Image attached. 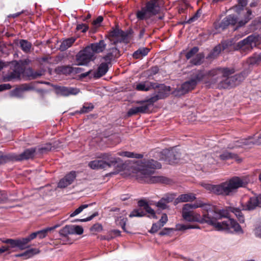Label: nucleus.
<instances>
[{
	"label": "nucleus",
	"instance_id": "f257e3e1",
	"mask_svg": "<svg viewBox=\"0 0 261 261\" xmlns=\"http://www.w3.org/2000/svg\"><path fill=\"white\" fill-rule=\"evenodd\" d=\"M235 72L233 68L217 67L210 70L204 69H193L190 74V79L196 85L204 82L208 86L216 85V87L221 89H229L237 85L241 81L240 74L230 76Z\"/></svg>",
	"mask_w": 261,
	"mask_h": 261
},
{
	"label": "nucleus",
	"instance_id": "f03ea898",
	"mask_svg": "<svg viewBox=\"0 0 261 261\" xmlns=\"http://www.w3.org/2000/svg\"><path fill=\"white\" fill-rule=\"evenodd\" d=\"M207 224L214 226L217 230L228 232H235L243 233V230L240 224L233 219L230 218V213H233L241 223L245 222L244 215L240 208L232 206L218 210L215 206L206 203Z\"/></svg>",
	"mask_w": 261,
	"mask_h": 261
},
{
	"label": "nucleus",
	"instance_id": "7ed1b4c3",
	"mask_svg": "<svg viewBox=\"0 0 261 261\" xmlns=\"http://www.w3.org/2000/svg\"><path fill=\"white\" fill-rule=\"evenodd\" d=\"M107 37L110 41L111 45L114 46H111L107 50V54L101 57V61H106L112 65V62L121 56L120 51L116 45L119 43L128 44L130 42V37L128 32H125L118 27L112 28Z\"/></svg>",
	"mask_w": 261,
	"mask_h": 261
},
{
	"label": "nucleus",
	"instance_id": "20e7f679",
	"mask_svg": "<svg viewBox=\"0 0 261 261\" xmlns=\"http://www.w3.org/2000/svg\"><path fill=\"white\" fill-rule=\"evenodd\" d=\"M206 203L196 201L193 204L187 203L182 208V216L184 220L189 222H197L201 224L207 223Z\"/></svg>",
	"mask_w": 261,
	"mask_h": 261
},
{
	"label": "nucleus",
	"instance_id": "39448f33",
	"mask_svg": "<svg viewBox=\"0 0 261 261\" xmlns=\"http://www.w3.org/2000/svg\"><path fill=\"white\" fill-rule=\"evenodd\" d=\"M141 164L142 168L140 172L141 175L144 176V177L149 178V182H165L166 179L163 176H151V175L154 173V169L161 168L162 165L160 163L153 159H144Z\"/></svg>",
	"mask_w": 261,
	"mask_h": 261
},
{
	"label": "nucleus",
	"instance_id": "423d86ee",
	"mask_svg": "<svg viewBox=\"0 0 261 261\" xmlns=\"http://www.w3.org/2000/svg\"><path fill=\"white\" fill-rule=\"evenodd\" d=\"M163 5L162 0H150L145 7L136 12V17L139 20H147L159 13Z\"/></svg>",
	"mask_w": 261,
	"mask_h": 261
},
{
	"label": "nucleus",
	"instance_id": "0eeeda50",
	"mask_svg": "<svg viewBox=\"0 0 261 261\" xmlns=\"http://www.w3.org/2000/svg\"><path fill=\"white\" fill-rule=\"evenodd\" d=\"M138 208L134 209L129 214V217H142L146 216L149 218L158 219L155 212L149 205L148 202L144 199H141L138 202Z\"/></svg>",
	"mask_w": 261,
	"mask_h": 261
},
{
	"label": "nucleus",
	"instance_id": "6e6552de",
	"mask_svg": "<svg viewBox=\"0 0 261 261\" xmlns=\"http://www.w3.org/2000/svg\"><path fill=\"white\" fill-rule=\"evenodd\" d=\"M249 182L250 179L247 176H233L230 178L225 181L229 195L240 188L246 187Z\"/></svg>",
	"mask_w": 261,
	"mask_h": 261
},
{
	"label": "nucleus",
	"instance_id": "1a4fd4ad",
	"mask_svg": "<svg viewBox=\"0 0 261 261\" xmlns=\"http://www.w3.org/2000/svg\"><path fill=\"white\" fill-rule=\"evenodd\" d=\"M90 49V47L87 46L79 52L76 55V61L77 65H86L91 61L95 60L96 57L92 50Z\"/></svg>",
	"mask_w": 261,
	"mask_h": 261
},
{
	"label": "nucleus",
	"instance_id": "9d476101",
	"mask_svg": "<svg viewBox=\"0 0 261 261\" xmlns=\"http://www.w3.org/2000/svg\"><path fill=\"white\" fill-rule=\"evenodd\" d=\"M257 38L253 35H250L246 38L239 42L237 46L240 49L242 53L245 54L251 51L256 46Z\"/></svg>",
	"mask_w": 261,
	"mask_h": 261
},
{
	"label": "nucleus",
	"instance_id": "9b49d317",
	"mask_svg": "<svg viewBox=\"0 0 261 261\" xmlns=\"http://www.w3.org/2000/svg\"><path fill=\"white\" fill-rule=\"evenodd\" d=\"M36 152V148H30L24 150L19 154H9L10 161H22L33 159Z\"/></svg>",
	"mask_w": 261,
	"mask_h": 261
},
{
	"label": "nucleus",
	"instance_id": "f8f14e48",
	"mask_svg": "<svg viewBox=\"0 0 261 261\" xmlns=\"http://www.w3.org/2000/svg\"><path fill=\"white\" fill-rule=\"evenodd\" d=\"M247 3V0H239L238 7L242 10L243 14H244V17L243 19L238 21L237 28L244 25L252 18V11L248 8L243 9L246 6Z\"/></svg>",
	"mask_w": 261,
	"mask_h": 261
},
{
	"label": "nucleus",
	"instance_id": "ddd939ff",
	"mask_svg": "<svg viewBox=\"0 0 261 261\" xmlns=\"http://www.w3.org/2000/svg\"><path fill=\"white\" fill-rule=\"evenodd\" d=\"M84 232L83 228L79 225H66L63 227L59 231L60 236L67 237L68 234H82Z\"/></svg>",
	"mask_w": 261,
	"mask_h": 261
},
{
	"label": "nucleus",
	"instance_id": "4468645a",
	"mask_svg": "<svg viewBox=\"0 0 261 261\" xmlns=\"http://www.w3.org/2000/svg\"><path fill=\"white\" fill-rule=\"evenodd\" d=\"M205 188L207 190L216 195H229L225 182L217 185L207 184Z\"/></svg>",
	"mask_w": 261,
	"mask_h": 261
},
{
	"label": "nucleus",
	"instance_id": "2eb2a0df",
	"mask_svg": "<svg viewBox=\"0 0 261 261\" xmlns=\"http://www.w3.org/2000/svg\"><path fill=\"white\" fill-rule=\"evenodd\" d=\"M256 207H261V195L251 197L245 204H242L241 211H252Z\"/></svg>",
	"mask_w": 261,
	"mask_h": 261
},
{
	"label": "nucleus",
	"instance_id": "dca6fc26",
	"mask_svg": "<svg viewBox=\"0 0 261 261\" xmlns=\"http://www.w3.org/2000/svg\"><path fill=\"white\" fill-rule=\"evenodd\" d=\"M238 21V19L236 16L233 15H229L224 18L218 25L216 24L215 28L224 30L229 25H234L237 23Z\"/></svg>",
	"mask_w": 261,
	"mask_h": 261
},
{
	"label": "nucleus",
	"instance_id": "f3484780",
	"mask_svg": "<svg viewBox=\"0 0 261 261\" xmlns=\"http://www.w3.org/2000/svg\"><path fill=\"white\" fill-rule=\"evenodd\" d=\"M111 65V64L106 61L101 62L98 66L96 71L93 73V77L97 79L105 75Z\"/></svg>",
	"mask_w": 261,
	"mask_h": 261
},
{
	"label": "nucleus",
	"instance_id": "a211bd4d",
	"mask_svg": "<svg viewBox=\"0 0 261 261\" xmlns=\"http://www.w3.org/2000/svg\"><path fill=\"white\" fill-rule=\"evenodd\" d=\"M80 90L77 88H67L66 87H58L56 88V92L58 95L64 96H67L69 95H76L78 94Z\"/></svg>",
	"mask_w": 261,
	"mask_h": 261
},
{
	"label": "nucleus",
	"instance_id": "6ab92c4d",
	"mask_svg": "<svg viewBox=\"0 0 261 261\" xmlns=\"http://www.w3.org/2000/svg\"><path fill=\"white\" fill-rule=\"evenodd\" d=\"M90 47L91 50L94 53L95 55L103 52L106 49L107 43L104 40H100L97 42L93 43L88 45Z\"/></svg>",
	"mask_w": 261,
	"mask_h": 261
},
{
	"label": "nucleus",
	"instance_id": "aec40b11",
	"mask_svg": "<svg viewBox=\"0 0 261 261\" xmlns=\"http://www.w3.org/2000/svg\"><path fill=\"white\" fill-rule=\"evenodd\" d=\"M98 158H101L104 161V162L107 163L108 168H110L112 166H115L120 160L119 158H115L112 156L110 153H101L98 156Z\"/></svg>",
	"mask_w": 261,
	"mask_h": 261
},
{
	"label": "nucleus",
	"instance_id": "412c9836",
	"mask_svg": "<svg viewBox=\"0 0 261 261\" xmlns=\"http://www.w3.org/2000/svg\"><path fill=\"white\" fill-rule=\"evenodd\" d=\"M4 243L9 245V246H8L9 248L17 247L21 250L24 249L26 248L24 243L23 241V238L16 240L8 239L4 241Z\"/></svg>",
	"mask_w": 261,
	"mask_h": 261
},
{
	"label": "nucleus",
	"instance_id": "4be33fe9",
	"mask_svg": "<svg viewBox=\"0 0 261 261\" xmlns=\"http://www.w3.org/2000/svg\"><path fill=\"white\" fill-rule=\"evenodd\" d=\"M149 112V105L146 103L142 106L133 107L130 109L127 112V115L128 116H130L136 115L139 113H147Z\"/></svg>",
	"mask_w": 261,
	"mask_h": 261
},
{
	"label": "nucleus",
	"instance_id": "5701e85b",
	"mask_svg": "<svg viewBox=\"0 0 261 261\" xmlns=\"http://www.w3.org/2000/svg\"><path fill=\"white\" fill-rule=\"evenodd\" d=\"M158 86L156 83L145 81L139 83L136 86V90L141 91H148L151 89H155Z\"/></svg>",
	"mask_w": 261,
	"mask_h": 261
},
{
	"label": "nucleus",
	"instance_id": "b1692460",
	"mask_svg": "<svg viewBox=\"0 0 261 261\" xmlns=\"http://www.w3.org/2000/svg\"><path fill=\"white\" fill-rule=\"evenodd\" d=\"M88 166L93 170L104 169L108 168V164L103 160H95L89 162Z\"/></svg>",
	"mask_w": 261,
	"mask_h": 261
},
{
	"label": "nucleus",
	"instance_id": "393cba45",
	"mask_svg": "<svg viewBox=\"0 0 261 261\" xmlns=\"http://www.w3.org/2000/svg\"><path fill=\"white\" fill-rule=\"evenodd\" d=\"M156 85L158 86L155 89H158V91L157 92L156 94L160 99L166 97L168 94V92L170 91V87L166 86L164 84H159L156 83Z\"/></svg>",
	"mask_w": 261,
	"mask_h": 261
},
{
	"label": "nucleus",
	"instance_id": "a878e982",
	"mask_svg": "<svg viewBox=\"0 0 261 261\" xmlns=\"http://www.w3.org/2000/svg\"><path fill=\"white\" fill-rule=\"evenodd\" d=\"M196 86L195 82L190 79L181 85L180 90L182 93L185 94L193 90Z\"/></svg>",
	"mask_w": 261,
	"mask_h": 261
},
{
	"label": "nucleus",
	"instance_id": "bb28decb",
	"mask_svg": "<svg viewBox=\"0 0 261 261\" xmlns=\"http://www.w3.org/2000/svg\"><path fill=\"white\" fill-rule=\"evenodd\" d=\"M195 199V195L193 193H189L180 195L176 199V201L177 202H186L193 201Z\"/></svg>",
	"mask_w": 261,
	"mask_h": 261
},
{
	"label": "nucleus",
	"instance_id": "cd10ccee",
	"mask_svg": "<svg viewBox=\"0 0 261 261\" xmlns=\"http://www.w3.org/2000/svg\"><path fill=\"white\" fill-rule=\"evenodd\" d=\"M75 40V37H70L63 40L60 45L59 49L62 51H65L73 45Z\"/></svg>",
	"mask_w": 261,
	"mask_h": 261
},
{
	"label": "nucleus",
	"instance_id": "c85d7f7f",
	"mask_svg": "<svg viewBox=\"0 0 261 261\" xmlns=\"http://www.w3.org/2000/svg\"><path fill=\"white\" fill-rule=\"evenodd\" d=\"M150 51V49L147 47H141L135 51L133 54V57L136 59H142L146 56Z\"/></svg>",
	"mask_w": 261,
	"mask_h": 261
},
{
	"label": "nucleus",
	"instance_id": "c756f323",
	"mask_svg": "<svg viewBox=\"0 0 261 261\" xmlns=\"http://www.w3.org/2000/svg\"><path fill=\"white\" fill-rule=\"evenodd\" d=\"M73 67L69 65L60 66L56 68V72L58 74L69 75L73 72Z\"/></svg>",
	"mask_w": 261,
	"mask_h": 261
},
{
	"label": "nucleus",
	"instance_id": "7c9ffc66",
	"mask_svg": "<svg viewBox=\"0 0 261 261\" xmlns=\"http://www.w3.org/2000/svg\"><path fill=\"white\" fill-rule=\"evenodd\" d=\"M19 44L20 48L24 53L28 54L31 52L32 44L30 42L27 40L20 39Z\"/></svg>",
	"mask_w": 261,
	"mask_h": 261
},
{
	"label": "nucleus",
	"instance_id": "2f4dec72",
	"mask_svg": "<svg viewBox=\"0 0 261 261\" xmlns=\"http://www.w3.org/2000/svg\"><path fill=\"white\" fill-rule=\"evenodd\" d=\"M118 154L122 156H126L130 158L142 159L143 157V154L140 153H136L129 151H122L118 153Z\"/></svg>",
	"mask_w": 261,
	"mask_h": 261
},
{
	"label": "nucleus",
	"instance_id": "473e14b6",
	"mask_svg": "<svg viewBox=\"0 0 261 261\" xmlns=\"http://www.w3.org/2000/svg\"><path fill=\"white\" fill-rule=\"evenodd\" d=\"M204 58L203 53L197 54L190 61V63L194 65H199L202 63Z\"/></svg>",
	"mask_w": 261,
	"mask_h": 261
},
{
	"label": "nucleus",
	"instance_id": "72a5a7b5",
	"mask_svg": "<svg viewBox=\"0 0 261 261\" xmlns=\"http://www.w3.org/2000/svg\"><path fill=\"white\" fill-rule=\"evenodd\" d=\"M219 158L221 160H227L229 159H234L237 160L239 158L238 155L235 153H232L227 151L223 152L220 154Z\"/></svg>",
	"mask_w": 261,
	"mask_h": 261
},
{
	"label": "nucleus",
	"instance_id": "f704fd0d",
	"mask_svg": "<svg viewBox=\"0 0 261 261\" xmlns=\"http://www.w3.org/2000/svg\"><path fill=\"white\" fill-rule=\"evenodd\" d=\"M248 63L250 65L259 64L261 63V53L255 54L248 59Z\"/></svg>",
	"mask_w": 261,
	"mask_h": 261
},
{
	"label": "nucleus",
	"instance_id": "c9c22d12",
	"mask_svg": "<svg viewBox=\"0 0 261 261\" xmlns=\"http://www.w3.org/2000/svg\"><path fill=\"white\" fill-rule=\"evenodd\" d=\"M167 157L169 162H174L179 158V155L177 151L174 149H172L168 152Z\"/></svg>",
	"mask_w": 261,
	"mask_h": 261
},
{
	"label": "nucleus",
	"instance_id": "e433bc0d",
	"mask_svg": "<svg viewBox=\"0 0 261 261\" xmlns=\"http://www.w3.org/2000/svg\"><path fill=\"white\" fill-rule=\"evenodd\" d=\"M27 75L32 79H37L41 76L42 74L40 71H34L32 68H28L26 71Z\"/></svg>",
	"mask_w": 261,
	"mask_h": 261
},
{
	"label": "nucleus",
	"instance_id": "4c0bfd02",
	"mask_svg": "<svg viewBox=\"0 0 261 261\" xmlns=\"http://www.w3.org/2000/svg\"><path fill=\"white\" fill-rule=\"evenodd\" d=\"M56 227V226L47 227L42 230L37 231L38 237L40 239L45 238L47 236L48 233L51 230H53Z\"/></svg>",
	"mask_w": 261,
	"mask_h": 261
},
{
	"label": "nucleus",
	"instance_id": "58836bf2",
	"mask_svg": "<svg viewBox=\"0 0 261 261\" xmlns=\"http://www.w3.org/2000/svg\"><path fill=\"white\" fill-rule=\"evenodd\" d=\"M76 177V172L74 171H71L67 174L63 178L68 181V184H71L75 179Z\"/></svg>",
	"mask_w": 261,
	"mask_h": 261
},
{
	"label": "nucleus",
	"instance_id": "ea45409f",
	"mask_svg": "<svg viewBox=\"0 0 261 261\" xmlns=\"http://www.w3.org/2000/svg\"><path fill=\"white\" fill-rule=\"evenodd\" d=\"M94 108V106L92 103L85 104L81 110L76 112L80 114L87 113L91 111Z\"/></svg>",
	"mask_w": 261,
	"mask_h": 261
},
{
	"label": "nucleus",
	"instance_id": "a19ab883",
	"mask_svg": "<svg viewBox=\"0 0 261 261\" xmlns=\"http://www.w3.org/2000/svg\"><path fill=\"white\" fill-rule=\"evenodd\" d=\"M39 252V251L35 248L30 249L29 250H27L23 253H21L18 255V256H27V258H29L33 256L34 254H36Z\"/></svg>",
	"mask_w": 261,
	"mask_h": 261
},
{
	"label": "nucleus",
	"instance_id": "79ce46f5",
	"mask_svg": "<svg viewBox=\"0 0 261 261\" xmlns=\"http://www.w3.org/2000/svg\"><path fill=\"white\" fill-rule=\"evenodd\" d=\"M52 147L53 146L50 143H46L39 148L38 151L40 153L43 154L50 151Z\"/></svg>",
	"mask_w": 261,
	"mask_h": 261
},
{
	"label": "nucleus",
	"instance_id": "37998d69",
	"mask_svg": "<svg viewBox=\"0 0 261 261\" xmlns=\"http://www.w3.org/2000/svg\"><path fill=\"white\" fill-rule=\"evenodd\" d=\"M160 98H159L158 96L156 94L155 95L151 97L146 101H140L137 102L138 103H141L142 104L145 102H147L146 104H148L149 106L150 105H152L154 102L157 101L158 100H159Z\"/></svg>",
	"mask_w": 261,
	"mask_h": 261
},
{
	"label": "nucleus",
	"instance_id": "c03bdc74",
	"mask_svg": "<svg viewBox=\"0 0 261 261\" xmlns=\"http://www.w3.org/2000/svg\"><path fill=\"white\" fill-rule=\"evenodd\" d=\"M199 50V48L197 46H195L192 48L189 51H188L185 56L187 60H189L194 57L197 54Z\"/></svg>",
	"mask_w": 261,
	"mask_h": 261
},
{
	"label": "nucleus",
	"instance_id": "a18cd8bd",
	"mask_svg": "<svg viewBox=\"0 0 261 261\" xmlns=\"http://www.w3.org/2000/svg\"><path fill=\"white\" fill-rule=\"evenodd\" d=\"M91 204H82L80 206H79L77 208H76L72 213H71L70 215V217H74L75 216L78 215L80 213H81L83 210L87 208Z\"/></svg>",
	"mask_w": 261,
	"mask_h": 261
},
{
	"label": "nucleus",
	"instance_id": "49530a36",
	"mask_svg": "<svg viewBox=\"0 0 261 261\" xmlns=\"http://www.w3.org/2000/svg\"><path fill=\"white\" fill-rule=\"evenodd\" d=\"M38 237L37 231L32 233L30 235L26 238H23V241L24 243L25 246L27 247V245L32 240Z\"/></svg>",
	"mask_w": 261,
	"mask_h": 261
},
{
	"label": "nucleus",
	"instance_id": "de8ad7c7",
	"mask_svg": "<svg viewBox=\"0 0 261 261\" xmlns=\"http://www.w3.org/2000/svg\"><path fill=\"white\" fill-rule=\"evenodd\" d=\"M20 72L19 71H16L15 70H13V71L11 72L9 75L7 77V79L8 81H10L12 79L18 78L20 77Z\"/></svg>",
	"mask_w": 261,
	"mask_h": 261
},
{
	"label": "nucleus",
	"instance_id": "09e8293b",
	"mask_svg": "<svg viewBox=\"0 0 261 261\" xmlns=\"http://www.w3.org/2000/svg\"><path fill=\"white\" fill-rule=\"evenodd\" d=\"M10 162L9 154L4 155L0 152V165L4 164Z\"/></svg>",
	"mask_w": 261,
	"mask_h": 261
},
{
	"label": "nucleus",
	"instance_id": "8fccbe9b",
	"mask_svg": "<svg viewBox=\"0 0 261 261\" xmlns=\"http://www.w3.org/2000/svg\"><path fill=\"white\" fill-rule=\"evenodd\" d=\"M127 221V218H123L120 219V220H118L117 221V225L121 226L122 229L125 232H127L125 229V225H126Z\"/></svg>",
	"mask_w": 261,
	"mask_h": 261
},
{
	"label": "nucleus",
	"instance_id": "3c124183",
	"mask_svg": "<svg viewBox=\"0 0 261 261\" xmlns=\"http://www.w3.org/2000/svg\"><path fill=\"white\" fill-rule=\"evenodd\" d=\"M222 50L221 46L220 45H218L215 46L213 51L210 54L211 57H215L218 55Z\"/></svg>",
	"mask_w": 261,
	"mask_h": 261
},
{
	"label": "nucleus",
	"instance_id": "603ef678",
	"mask_svg": "<svg viewBox=\"0 0 261 261\" xmlns=\"http://www.w3.org/2000/svg\"><path fill=\"white\" fill-rule=\"evenodd\" d=\"M98 215V213L97 212H95L93 213L92 215L90 216L84 218V219H76L74 221V222H87L91 220L92 219H93L95 217Z\"/></svg>",
	"mask_w": 261,
	"mask_h": 261
},
{
	"label": "nucleus",
	"instance_id": "864d4df0",
	"mask_svg": "<svg viewBox=\"0 0 261 261\" xmlns=\"http://www.w3.org/2000/svg\"><path fill=\"white\" fill-rule=\"evenodd\" d=\"M162 227L161 225L158 222L157 223H153L152 225L151 228L149 231L151 233L156 232Z\"/></svg>",
	"mask_w": 261,
	"mask_h": 261
},
{
	"label": "nucleus",
	"instance_id": "5fc2aeb1",
	"mask_svg": "<svg viewBox=\"0 0 261 261\" xmlns=\"http://www.w3.org/2000/svg\"><path fill=\"white\" fill-rule=\"evenodd\" d=\"M164 199H162V198L156 203V206L162 209V210H165L167 208V203L164 201Z\"/></svg>",
	"mask_w": 261,
	"mask_h": 261
},
{
	"label": "nucleus",
	"instance_id": "6e6d98bb",
	"mask_svg": "<svg viewBox=\"0 0 261 261\" xmlns=\"http://www.w3.org/2000/svg\"><path fill=\"white\" fill-rule=\"evenodd\" d=\"M92 232H100L102 230V226L99 223L94 224L90 229Z\"/></svg>",
	"mask_w": 261,
	"mask_h": 261
},
{
	"label": "nucleus",
	"instance_id": "4d7b16f0",
	"mask_svg": "<svg viewBox=\"0 0 261 261\" xmlns=\"http://www.w3.org/2000/svg\"><path fill=\"white\" fill-rule=\"evenodd\" d=\"M159 71V68L158 66H154L151 67L149 69L147 70L149 73V75L151 76L156 74Z\"/></svg>",
	"mask_w": 261,
	"mask_h": 261
},
{
	"label": "nucleus",
	"instance_id": "13d9d810",
	"mask_svg": "<svg viewBox=\"0 0 261 261\" xmlns=\"http://www.w3.org/2000/svg\"><path fill=\"white\" fill-rule=\"evenodd\" d=\"M71 184H68V181L65 180L64 178L60 180L58 187L60 188H65Z\"/></svg>",
	"mask_w": 261,
	"mask_h": 261
},
{
	"label": "nucleus",
	"instance_id": "bf43d9fd",
	"mask_svg": "<svg viewBox=\"0 0 261 261\" xmlns=\"http://www.w3.org/2000/svg\"><path fill=\"white\" fill-rule=\"evenodd\" d=\"M8 200V196L6 192L0 190V203L5 202Z\"/></svg>",
	"mask_w": 261,
	"mask_h": 261
},
{
	"label": "nucleus",
	"instance_id": "052dcab7",
	"mask_svg": "<svg viewBox=\"0 0 261 261\" xmlns=\"http://www.w3.org/2000/svg\"><path fill=\"white\" fill-rule=\"evenodd\" d=\"M88 29V26L86 24H79L76 26V30L81 31L82 32H86Z\"/></svg>",
	"mask_w": 261,
	"mask_h": 261
},
{
	"label": "nucleus",
	"instance_id": "680f3d73",
	"mask_svg": "<svg viewBox=\"0 0 261 261\" xmlns=\"http://www.w3.org/2000/svg\"><path fill=\"white\" fill-rule=\"evenodd\" d=\"M168 221V217L166 214H163L161 217V218L159 220L158 222L163 226Z\"/></svg>",
	"mask_w": 261,
	"mask_h": 261
},
{
	"label": "nucleus",
	"instance_id": "e2e57ef3",
	"mask_svg": "<svg viewBox=\"0 0 261 261\" xmlns=\"http://www.w3.org/2000/svg\"><path fill=\"white\" fill-rule=\"evenodd\" d=\"M189 6V4H185L179 7L178 12L180 14L185 13L188 7Z\"/></svg>",
	"mask_w": 261,
	"mask_h": 261
},
{
	"label": "nucleus",
	"instance_id": "0e129e2a",
	"mask_svg": "<svg viewBox=\"0 0 261 261\" xmlns=\"http://www.w3.org/2000/svg\"><path fill=\"white\" fill-rule=\"evenodd\" d=\"M172 230L173 229L172 228H164L162 230H161L159 232V235L161 236L168 235Z\"/></svg>",
	"mask_w": 261,
	"mask_h": 261
},
{
	"label": "nucleus",
	"instance_id": "69168bd1",
	"mask_svg": "<svg viewBox=\"0 0 261 261\" xmlns=\"http://www.w3.org/2000/svg\"><path fill=\"white\" fill-rule=\"evenodd\" d=\"M176 229L180 231L189 229V224H178L176 225Z\"/></svg>",
	"mask_w": 261,
	"mask_h": 261
},
{
	"label": "nucleus",
	"instance_id": "338daca9",
	"mask_svg": "<svg viewBox=\"0 0 261 261\" xmlns=\"http://www.w3.org/2000/svg\"><path fill=\"white\" fill-rule=\"evenodd\" d=\"M11 88V86L9 84H3L0 85V91L8 90Z\"/></svg>",
	"mask_w": 261,
	"mask_h": 261
},
{
	"label": "nucleus",
	"instance_id": "774afa93",
	"mask_svg": "<svg viewBox=\"0 0 261 261\" xmlns=\"http://www.w3.org/2000/svg\"><path fill=\"white\" fill-rule=\"evenodd\" d=\"M255 234L257 237L261 238V225L255 229Z\"/></svg>",
	"mask_w": 261,
	"mask_h": 261
}]
</instances>
